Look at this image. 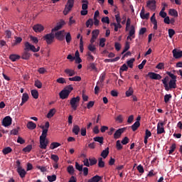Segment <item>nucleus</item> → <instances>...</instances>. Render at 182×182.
I'll use <instances>...</instances> for the list:
<instances>
[{
	"label": "nucleus",
	"instance_id": "9",
	"mask_svg": "<svg viewBox=\"0 0 182 182\" xmlns=\"http://www.w3.org/2000/svg\"><path fill=\"white\" fill-rule=\"evenodd\" d=\"M99 33H100V31L98 29H95L92 32V38L90 39V43H95L97 37L99 36Z\"/></svg>",
	"mask_w": 182,
	"mask_h": 182
},
{
	"label": "nucleus",
	"instance_id": "48",
	"mask_svg": "<svg viewBox=\"0 0 182 182\" xmlns=\"http://www.w3.org/2000/svg\"><path fill=\"white\" fill-rule=\"evenodd\" d=\"M168 36L171 38H173V36H174V35H176V31L173 28H169L168 30Z\"/></svg>",
	"mask_w": 182,
	"mask_h": 182
},
{
	"label": "nucleus",
	"instance_id": "53",
	"mask_svg": "<svg viewBox=\"0 0 182 182\" xmlns=\"http://www.w3.org/2000/svg\"><path fill=\"white\" fill-rule=\"evenodd\" d=\"M105 42H106V38H100V46H101V48H105V46L106 45Z\"/></svg>",
	"mask_w": 182,
	"mask_h": 182
},
{
	"label": "nucleus",
	"instance_id": "10",
	"mask_svg": "<svg viewBox=\"0 0 182 182\" xmlns=\"http://www.w3.org/2000/svg\"><path fill=\"white\" fill-rule=\"evenodd\" d=\"M164 122H159L157 124V134H163V133H166V130H164Z\"/></svg>",
	"mask_w": 182,
	"mask_h": 182
},
{
	"label": "nucleus",
	"instance_id": "19",
	"mask_svg": "<svg viewBox=\"0 0 182 182\" xmlns=\"http://www.w3.org/2000/svg\"><path fill=\"white\" fill-rule=\"evenodd\" d=\"M27 128L29 130H35V129H36V124H35V122H32V121H29L27 123Z\"/></svg>",
	"mask_w": 182,
	"mask_h": 182
},
{
	"label": "nucleus",
	"instance_id": "17",
	"mask_svg": "<svg viewBox=\"0 0 182 182\" xmlns=\"http://www.w3.org/2000/svg\"><path fill=\"white\" fill-rule=\"evenodd\" d=\"M30 58H31V53H29V51L26 50H24L21 55V59H23L24 60H29Z\"/></svg>",
	"mask_w": 182,
	"mask_h": 182
},
{
	"label": "nucleus",
	"instance_id": "5",
	"mask_svg": "<svg viewBox=\"0 0 182 182\" xmlns=\"http://www.w3.org/2000/svg\"><path fill=\"white\" fill-rule=\"evenodd\" d=\"M43 41H46L47 45H50V43H53L54 39H55V34H53V32L51 31L50 33H48L46 36L43 37Z\"/></svg>",
	"mask_w": 182,
	"mask_h": 182
},
{
	"label": "nucleus",
	"instance_id": "50",
	"mask_svg": "<svg viewBox=\"0 0 182 182\" xmlns=\"http://www.w3.org/2000/svg\"><path fill=\"white\" fill-rule=\"evenodd\" d=\"M133 95V88L130 87L129 88V90L126 92V96L127 97H130V96Z\"/></svg>",
	"mask_w": 182,
	"mask_h": 182
},
{
	"label": "nucleus",
	"instance_id": "51",
	"mask_svg": "<svg viewBox=\"0 0 182 182\" xmlns=\"http://www.w3.org/2000/svg\"><path fill=\"white\" fill-rule=\"evenodd\" d=\"M30 50H31V52H39V50H41V47L38 46L36 48H35V46L31 45V47L30 48Z\"/></svg>",
	"mask_w": 182,
	"mask_h": 182
},
{
	"label": "nucleus",
	"instance_id": "33",
	"mask_svg": "<svg viewBox=\"0 0 182 182\" xmlns=\"http://www.w3.org/2000/svg\"><path fill=\"white\" fill-rule=\"evenodd\" d=\"M82 9L83 11L87 10L89 1L87 0H82Z\"/></svg>",
	"mask_w": 182,
	"mask_h": 182
},
{
	"label": "nucleus",
	"instance_id": "55",
	"mask_svg": "<svg viewBox=\"0 0 182 182\" xmlns=\"http://www.w3.org/2000/svg\"><path fill=\"white\" fill-rule=\"evenodd\" d=\"M91 179L94 182H99V181H100V180H102V176H99L98 175H96V176H93L92 178H91Z\"/></svg>",
	"mask_w": 182,
	"mask_h": 182
},
{
	"label": "nucleus",
	"instance_id": "31",
	"mask_svg": "<svg viewBox=\"0 0 182 182\" xmlns=\"http://www.w3.org/2000/svg\"><path fill=\"white\" fill-rule=\"evenodd\" d=\"M88 50L92 53H96V46H94L93 43L89 44L87 46Z\"/></svg>",
	"mask_w": 182,
	"mask_h": 182
},
{
	"label": "nucleus",
	"instance_id": "63",
	"mask_svg": "<svg viewBox=\"0 0 182 182\" xmlns=\"http://www.w3.org/2000/svg\"><path fill=\"white\" fill-rule=\"evenodd\" d=\"M57 83H60L61 85H63V83H66V80L63 77H59L56 80Z\"/></svg>",
	"mask_w": 182,
	"mask_h": 182
},
{
	"label": "nucleus",
	"instance_id": "54",
	"mask_svg": "<svg viewBox=\"0 0 182 182\" xmlns=\"http://www.w3.org/2000/svg\"><path fill=\"white\" fill-rule=\"evenodd\" d=\"M166 74L171 78V80H177V76L174 74L171 73V72H167Z\"/></svg>",
	"mask_w": 182,
	"mask_h": 182
},
{
	"label": "nucleus",
	"instance_id": "42",
	"mask_svg": "<svg viewBox=\"0 0 182 182\" xmlns=\"http://www.w3.org/2000/svg\"><path fill=\"white\" fill-rule=\"evenodd\" d=\"M134 58H131L129 60L127 61V66L131 69H133V63H134Z\"/></svg>",
	"mask_w": 182,
	"mask_h": 182
},
{
	"label": "nucleus",
	"instance_id": "2",
	"mask_svg": "<svg viewBox=\"0 0 182 182\" xmlns=\"http://www.w3.org/2000/svg\"><path fill=\"white\" fill-rule=\"evenodd\" d=\"M73 90V87L72 85H67L63 90H61L59 93L60 99L62 100H65V99H68L69 97V95L72 93Z\"/></svg>",
	"mask_w": 182,
	"mask_h": 182
},
{
	"label": "nucleus",
	"instance_id": "25",
	"mask_svg": "<svg viewBox=\"0 0 182 182\" xmlns=\"http://www.w3.org/2000/svg\"><path fill=\"white\" fill-rule=\"evenodd\" d=\"M140 16H141V19H149V18L150 16V13L144 14V10L142 9L141 11Z\"/></svg>",
	"mask_w": 182,
	"mask_h": 182
},
{
	"label": "nucleus",
	"instance_id": "39",
	"mask_svg": "<svg viewBox=\"0 0 182 182\" xmlns=\"http://www.w3.org/2000/svg\"><path fill=\"white\" fill-rule=\"evenodd\" d=\"M104 139L103 136H95L93 138L94 141H97L100 144H103Z\"/></svg>",
	"mask_w": 182,
	"mask_h": 182
},
{
	"label": "nucleus",
	"instance_id": "36",
	"mask_svg": "<svg viewBox=\"0 0 182 182\" xmlns=\"http://www.w3.org/2000/svg\"><path fill=\"white\" fill-rule=\"evenodd\" d=\"M31 96H33V99H38L39 97V92L36 90H32L31 91Z\"/></svg>",
	"mask_w": 182,
	"mask_h": 182
},
{
	"label": "nucleus",
	"instance_id": "49",
	"mask_svg": "<svg viewBox=\"0 0 182 182\" xmlns=\"http://www.w3.org/2000/svg\"><path fill=\"white\" fill-rule=\"evenodd\" d=\"M47 178L50 182L56 181V175L48 176Z\"/></svg>",
	"mask_w": 182,
	"mask_h": 182
},
{
	"label": "nucleus",
	"instance_id": "38",
	"mask_svg": "<svg viewBox=\"0 0 182 182\" xmlns=\"http://www.w3.org/2000/svg\"><path fill=\"white\" fill-rule=\"evenodd\" d=\"M65 41L68 44L70 43L72 41V36L70 35V33H65Z\"/></svg>",
	"mask_w": 182,
	"mask_h": 182
},
{
	"label": "nucleus",
	"instance_id": "3",
	"mask_svg": "<svg viewBox=\"0 0 182 182\" xmlns=\"http://www.w3.org/2000/svg\"><path fill=\"white\" fill-rule=\"evenodd\" d=\"M79 102H80V97L79 96L71 98V100H70V105L73 110H77V106H79Z\"/></svg>",
	"mask_w": 182,
	"mask_h": 182
},
{
	"label": "nucleus",
	"instance_id": "18",
	"mask_svg": "<svg viewBox=\"0 0 182 182\" xmlns=\"http://www.w3.org/2000/svg\"><path fill=\"white\" fill-rule=\"evenodd\" d=\"M17 173L19 174L21 178H23L26 176V171L22 168V167L17 168Z\"/></svg>",
	"mask_w": 182,
	"mask_h": 182
},
{
	"label": "nucleus",
	"instance_id": "46",
	"mask_svg": "<svg viewBox=\"0 0 182 182\" xmlns=\"http://www.w3.org/2000/svg\"><path fill=\"white\" fill-rule=\"evenodd\" d=\"M24 46H25L24 50H27V51L29 52V50H31V48L32 46V44H31L29 42L27 41L24 43Z\"/></svg>",
	"mask_w": 182,
	"mask_h": 182
},
{
	"label": "nucleus",
	"instance_id": "30",
	"mask_svg": "<svg viewBox=\"0 0 182 182\" xmlns=\"http://www.w3.org/2000/svg\"><path fill=\"white\" fill-rule=\"evenodd\" d=\"M138 127H140V122H139V121L135 122L131 127L133 132H136V130H137Z\"/></svg>",
	"mask_w": 182,
	"mask_h": 182
},
{
	"label": "nucleus",
	"instance_id": "27",
	"mask_svg": "<svg viewBox=\"0 0 182 182\" xmlns=\"http://www.w3.org/2000/svg\"><path fill=\"white\" fill-rule=\"evenodd\" d=\"M55 113H56V109H55V108L50 109V111L47 114V118L51 119V117H53V116H55Z\"/></svg>",
	"mask_w": 182,
	"mask_h": 182
},
{
	"label": "nucleus",
	"instance_id": "45",
	"mask_svg": "<svg viewBox=\"0 0 182 182\" xmlns=\"http://www.w3.org/2000/svg\"><path fill=\"white\" fill-rule=\"evenodd\" d=\"M177 147V145H176V144H172V145L170 146V150L168 152V154H173V153H174V151L176 150Z\"/></svg>",
	"mask_w": 182,
	"mask_h": 182
},
{
	"label": "nucleus",
	"instance_id": "56",
	"mask_svg": "<svg viewBox=\"0 0 182 182\" xmlns=\"http://www.w3.org/2000/svg\"><path fill=\"white\" fill-rule=\"evenodd\" d=\"M50 159L51 160H53L55 163H58V161H59V156L58 155L51 154Z\"/></svg>",
	"mask_w": 182,
	"mask_h": 182
},
{
	"label": "nucleus",
	"instance_id": "12",
	"mask_svg": "<svg viewBox=\"0 0 182 182\" xmlns=\"http://www.w3.org/2000/svg\"><path fill=\"white\" fill-rule=\"evenodd\" d=\"M125 130H126V128H119V129H117L114 134V139H120V137H122V134L124 133Z\"/></svg>",
	"mask_w": 182,
	"mask_h": 182
},
{
	"label": "nucleus",
	"instance_id": "35",
	"mask_svg": "<svg viewBox=\"0 0 182 182\" xmlns=\"http://www.w3.org/2000/svg\"><path fill=\"white\" fill-rule=\"evenodd\" d=\"M2 153L4 155L9 154V153H12V148H11L9 146L6 147V148L3 149Z\"/></svg>",
	"mask_w": 182,
	"mask_h": 182
},
{
	"label": "nucleus",
	"instance_id": "24",
	"mask_svg": "<svg viewBox=\"0 0 182 182\" xmlns=\"http://www.w3.org/2000/svg\"><path fill=\"white\" fill-rule=\"evenodd\" d=\"M128 69H129V67L126 64H123L120 67V68H119V73H120L121 77H123V76H122V73H123V72H127Z\"/></svg>",
	"mask_w": 182,
	"mask_h": 182
},
{
	"label": "nucleus",
	"instance_id": "60",
	"mask_svg": "<svg viewBox=\"0 0 182 182\" xmlns=\"http://www.w3.org/2000/svg\"><path fill=\"white\" fill-rule=\"evenodd\" d=\"M21 100H23V102H26L27 100H29V95H28L27 93L23 94Z\"/></svg>",
	"mask_w": 182,
	"mask_h": 182
},
{
	"label": "nucleus",
	"instance_id": "61",
	"mask_svg": "<svg viewBox=\"0 0 182 182\" xmlns=\"http://www.w3.org/2000/svg\"><path fill=\"white\" fill-rule=\"evenodd\" d=\"M101 21L102 23H110V20L109 19L108 16L102 18Z\"/></svg>",
	"mask_w": 182,
	"mask_h": 182
},
{
	"label": "nucleus",
	"instance_id": "44",
	"mask_svg": "<svg viewBox=\"0 0 182 182\" xmlns=\"http://www.w3.org/2000/svg\"><path fill=\"white\" fill-rule=\"evenodd\" d=\"M173 97V96L171 95V94H166L164 96V102L165 103H168V102H170V100Z\"/></svg>",
	"mask_w": 182,
	"mask_h": 182
},
{
	"label": "nucleus",
	"instance_id": "13",
	"mask_svg": "<svg viewBox=\"0 0 182 182\" xmlns=\"http://www.w3.org/2000/svg\"><path fill=\"white\" fill-rule=\"evenodd\" d=\"M146 6L151 11H156V0H149L146 1Z\"/></svg>",
	"mask_w": 182,
	"mask_h": 182
},
{
	"label": "nucleus",
	"instance_id": "26",
	"mask_svg": "<svg viewBox=\"0 0 182 182\" xmlns=\"http://www.w3.org/2000/svg\"><path fill=\"white\" fill-rule=\"evenodd\" d=\"M9 59H11L12 62H16V60L21 59V55L16 54H11L9 56Z\"/></svg>",
	"mask_w": 182,
	"mask_h": 182
},
{
	"label": "nucleus",
	"instance_id": "11",
	"mask_svg": "<svg viewBox=\"0 0 182 182\" xmlns=\"http://www.w3.org/2000/svg\"><path fill=\"white\" fill-rule=\"evenodd\" d=\"M65 22L63 20H61L60 22L57 23L56 26L54 27V28H53L51 30V32H56L58 31H60V29H62V28L63 27V26L65 25Z\"/></svg>",
	"mask_w": 182,
	"mask_h": 182
},
{
	"label": "nucleus",
	"instance_id": "22",
	"mask_svg": "<svg viewBox=\"0 0 182 182\" xmlns=\"http://www.w3.org/2000/svg\"><path fill=\"white\" fill-rule=\"evenodd\" d=\"M105 79H106V74L105 73L101 74V75L100 77V80L97 83V85H100V86L103 87V82H105Z\"/></svg>",
	"mask_w": 182,
	"mask_h": 182
},
{
	"label": "nucleus",
	"instance_id": "57",
	"mask_svg": "<svg viewBox=\"0 0 182 182\" xmlns=\"http://www.w3.org/2000/svg\"><path fill=\"white\" fill-rule=\"evenodd\" d=\"M31 150H32V145H28L23 149V151H24L25 153H29Z\"/></svg>",
	"mask_w": 182,
	"mask_h": 182
},
{
	"label": "nucleus",
	"instance_id": "29",
	"mask_svg": "<svg viewBox=\"0 0 182 182\" xmlns=\"http://www.w3.org/2000/svg\"><path fill=\"white\" fill-rule=\"evenodd\" d=\"M80 132V127L78 125H74L73 127V133H74L75 136H77Z\"/></svg>",
	"mask_w": 182,
	"mask_h": 182
},
{
	"label": "nucleus",
	"instance_id": "1",
	"mask_svg": "<svg viewBox=\"0 0 182 182\" xmlns=\"http://www.w3.org/2000/svg\"><path fill=\"white\" fill-rule=\"evenodd\" d=\"M49 122H46L44 126V129L42 132L41 135L40 136V149H46V147H48V144H49V141L46 139V137H48V130L49 129Z\"/></svg>",
	"mask_w": 182,
	"mask_h": 182
},
{
	"label": "nucleus",
	"instance_id": "7",
	"mask_svg": "<svg viewBox=\"0 0 182 182\" xmlns=\"http://www.w3.org/2000/svg\"><path fill=\"white\" fill-rule=\"evenodd\" d=\"M146 76H149L150 79H152L154 80H160L162 77L161 75H160V74L153 73V72L148 73Z\"/></svg>",
	"mask_w": 182,
	"mask_h": 182
},
{
	"label": "nucleus",
	"instance_id": "32",
	"mask_svg": "<svg viewBox=\"0 0 182 182\" xmlns=\"http://www.w3.org/2000/svg\"><path fill=\"white\" fill-rule=\"evenodd\" d=\"M129 49H130V42L127 41L125 43L124 48L123 51L122 52V55H124V53H126V52H127V50H129Z\"/></svg>",
	"mask_w": 182,
	"mask_h": 182
},
{
	"label": "nucleus",
	"instance_id": "23",
	"mask_svg": "<svg viewBox=\"0 0 182 182\" xmlns=\"http://www.w3.org/2000/svg\"><path fill=\"white\" fill-rule=\"evenodd\" d=\"M64 72L65 73H66V75H68V76L70 77L75 76V75H76V72H75V70L69 68L65 69Z\"/></svg>",
	"mask_w": 182,
	"mask_h": 182
},
{
	"label": "nucleus",
	"instance_id": "52",
	"mask_svg": "<svg viewBox=\"0 0 182 182\" xmlns=\"http://www.w3.org/2000/svg\"><path fill=\"white\" fill-rule=\"evenodd\" d=\"M75 168L78 170V171H83V165L79 164V163L75 162Z\"/></svg>",
	"mask_w": 182,
	"mask_h": 182
},
{
	"label": "nucleus",
	"instance_id": "4",
	"mask_svg": "<svg viewBox=\"0 0 182 182\" xmlns=\"http://www.w3.org/2000/svg\"><path fill=\"white\" fill-rule=\"evenodd\" d=\"M75 4V0H68L67 6L63 11L64 15H68L72 9L73 8V5Z\"/></svg>",
	"mask_w": 182,
	"mask_h": 182
},
{
	"label": "nucleus",
	"instance_id": "8",
	"mask_svg": "<svg viewBox=\"0 0 182 182\" xmlns=\"http://www.w3.org/2000/svg\"><path fill=\"white\" fill-rule=\"evenodd\" d=\"M12 124V118L9 116H6L2 120V125L4 127H8V126H11Z\"/></svg>",
	"mask_w": 182,
	"mask_h": 182
},
{
	"label": "nucleus",
	"instance_id": "20",
	"mask_svg": "<svg viewBox=\"0 0 182 182\" xmlns=\"http://www.w3.org/2000/svg\"><path fill=\"white\" fill-rule=\"evenodd\" d=\"M168 15L173 16L174 18L178 17V12L174 9H170L168 11Z\"/></svg>",
	"mask_w": 182,
	"mask_h": 182
},
{
	"label": "nucleus",
	"instance_id": "14",
	"mask_svg": "<svg viewBox=\"0 0 182 182\" xmlns=\"http://www.w3.org/2000/svg\"><path fill=\"white\" fill-rule=\"evenodd\" d=\"M172 53L175 59H180V58H182V50L175 48L172 50Z\"/></svg>",
	"mask_w": 182,
	"mask_h": 182
},
{
	"label": "nucleus",
	"instance_id": "62",
	"mask_svg": "<svg viewBox=\"0 0 182 182\" xmlns=\"http://www.w3.org/2000/svg\"><path fill=\"white\" fill-rule=\"evenodd\" d=\"M19 127H17L16 129H14L10 132V134H14V136H16L18 133L19 132Z\"/></svg>",
	"mask_w": 182,
	"mask_h": 182
},
{
	"label": "nucleus",
	"instance_id": "41",
	"mask_svg": "<svg viewBox=\"0 0 182 182\" xmlns=\"http://www.w3.org/2000/svg\"><path fill=\"white\" fill-rule=\"evenodd\" d=\"M68 80H70L71 82H80V80H82V77H80V76H75V77L68 78Z\"/></svg>",
	"mask_w": 182,
	"mask_h": 182
},
{
	"label": "nucleus",
	"instance_id": "15",
	"mask_svg": "<svg viewBox=\"0 0 182 182\" xmlns=\"http://www.w3.org/2000/svg\"><path fill=\"white\" fill-rule=\"evenodd\" d=\"M115 18L117 21V28L118 31L119 29H121L122 28V24H120V23L122 22V18H120V12H117V14L115 15Z\"/></svg>",
	"mask_w": 182,
	"mask_h": 182
},
{
	"label": "nucleus",
	"instance_id": "43",
	"mask_svg": "<svg viewBox=\"0 0 182 182\" xmlns=\"http://www.w3.org/2000/svg\"><path fill=\"white\" fill-rule=\"evenodd\" d=\"M98 167L103 168L105 167V161H103V158L98 159Z\"/></svg>",
	"mask_w": 182,
	"mask_h": 182
},
{
	"label": "nucleus",
	"instance_id": "40",
	"mask_svg": "<svg viewBox=\"0 0 182 182\" xmlns=\"http://www.w3.org/2000/svg\"><path fill=\"white\" fill-rule=\"evenodd\" d=\"M60 146V144L58 142H53L50 145V149L51 150H55V149H58V147H59Z\"/></svg>",
	"mask_w": 182,
	"mask_h": 182
},
{
	"label": "nucleus",
	"instance_id": "21",
	"mask_svg": "<svg viewBox=\"0 0 182 182\" xmlns=\"http://www.w3.org/2000/svg\"><path fill=\"white\" fill-rule=\"evenodd\" d=\"M129 35V36H132V39L136 38V28H134V26H131Z\"/></svg>",
	"mask_w": 182,
	"mask_h": 182
},
{
	"label": "nucleus",
	"instance_id": "34",
	"mask_svg": "<svg viewBox=\"0 0 182 182\" xmlns=\"http://www.w3.org/2000/svg\"><path fill=\"white\" fill-rule=\"evenodd\" d=\"M109 156V147L103 150L101 153V157L106 159Z\"/></svg>",
	"mask_w": 182,
	"mask_h": 182
},
{
	"label": "nucleus",
	"instance_id": "59",
	"mask_svg": "<svg viewBox=\"0 0 182 182\" xmlns=\"http://www.w3.org/2000/svg\"><path fill=\"white\" fill-rule=\"evenodd\" d=\"M85 25H86L87 28H89L90 26H93V19L89 18L86 21Z\"/></svg>",
	"mask_w": 182,
	"mask_h": 182
},
{
	"label": "nucleus",
	"instance_id": "47",
	"mask_svg": "<svg viewBox=\"0 0 182 182\" xmlns=\"http://www.w3.org/2000/svg\"><path fill=\"white\" fill-rule=\"evenodd\" d=\"M34 85L36 87H38V89H42V82L39 80L35 81Z\"/></svg>",
	"mask_w": 182,
	"mask_h": 182
},
{
	"label": "nucleus",
	"instance_id": "58",
	"mask_svg": "<svg viewBox=\"0 0 182 182\" xmlns=\"http://www.w3.org/2000/svg\"><path fill=\"white\" fill-rule=\"evenodd\" d=\"M90 161V166H95V164H97V160L96 158L89 159Z\"/></svg>",
	"mask_w": 182,
	"mask_h": 182
},
{
	"label": "nucleus",
	"instance_id": "64",
	"mask_svg": "<svg viewBox=\"0 0 182 182\" xmlns=\"http://www.w3.org/2000/svg\"><path fill=\"white\" fill-rule=\"evenodd\" d=\"M156 69H159L160 70L164 69V63H159L156 66Z\"/></svg>",
	"mask_w": 182,
	"mask_h": 182
},
{
	"label": "nucleus",
	"instance_id": "37",
	"mask_svg": "<svg viewBox=\"0 0 182 182\" xmlns=\"http://www.w3.org/2000/svg\"><path fill=\"white\" fill-rule=\"evenodd\" d=\"M67 171L69 174L73 176L75 174V168H73V166H69L67 168Z\"/></svg>",
	"mask_w": 182,
	"mask_h": 182
},
{
	"label": "nucleus",
	"instance_id": "16",
	"mask_svg": "<svg viewBox=\"0 0 182 182\" xmlns=\"http://www.w3.org/2000/svg\"><path fill=\"white\" fill-rule=\"evenodd\" d=\"M45 27H43V26H42V24H36L33 26V30L34 31V32H43V31H44Z\"/></svg>",
	"mask_w": 182,
	"mask_h": 182
},
{
	"label": "nucleus",
	"instance_id": "6",
	"mask_svg": "<svg viewBox=\"0 0 182 182\" xmlns=\"http://www.w3.org/2000/svg\"><path fill=\"white\" fill-rule=\"evenodd\" d=\"M54 36L58 39V41H65V30L57 31L55 33Z\"/></svg>",
	"mask_w": 182,
	"mask_h": 182
},
{
	"label": "nucleus",
	"instance_id": "28",
	"mask_svg": "<svg viewBox=\"0 0 182 182\" xmlns=\"http://www.w3.org/2000/svg\"><path fill=\"white\" fill-rule=\"evenodd\" d=\"M176 82H177V80H171L169 81L170 89H176V87H177V84L176 83Z\"/></svg>",
	"mask_w": 182,
	"mask_h": 182
}]
</instances>
